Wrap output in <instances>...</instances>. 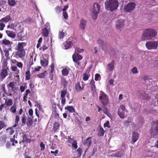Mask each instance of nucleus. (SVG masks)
Masks as SVG:
<instances>
[{
	"mask_svg": "<svg viewBox=\"0 0 158 158\" xmlns=\"http://www.w3.org/2000/svg\"><path fill=\"white\" fill-rule=\"evenodd\" d=\"M105 132V131L103 129L102 127H101L100 131H98V135L99 136H103L104 135Z\"/></svg>",
	"mask_w": 158,
	"mask_h": 158,
	"instance_id": "nucleus-34",
	"label": "nucleus"
},
{
	"mask_svg": "<svg viewBox=\"0 0 158 158\" xmlns=\"http://www.w3.org/2000/svg\"><path fill=\"white\" fill-rule=\"evenodd\" d=\"M4 52L5 53V56H6V58H8L9 55L8 50L6 49L4 50Z\"/></svg>",
	"mask_w": 158,
	"mask_h": 158,
	"instance_id": "nucleus-51",
	"label": "nucleus"
},
{
	"mask_svg": "<svg viewBox=\"0 0 158 158\" xmlns=\"http://www.w3.org/2000/svg\"><path fill=\"white\" fill-rule=\"evenodd\" d=\"M70 39L67 40L64 44L65 49H68L71 48L73 45V42L70 40Z\"/></svg>",
	"mask_w": 158,
	"mask_h": 158,
	"instance_id": "nucleus-14",
	"label": "nucleus"
},
{
	"mask_svg": "<svg viewBox=\"0 0 158 158\" xmlns=\"http://www.w3.org/2000/svg\"><path fill=\"white\" fill-rule=\"evenodd\" d=\"M124 154L123 152L122 151H119L116 153L114 155H112L111 157H121Z\"/></svg>",
	"mask_w": 158,
	"mask_h": 158,
	"instance_id": "nucleus-25",
	"label": "nucleus"
},
{
	"mask_svg": "<svg viewBox=\"0 0 158 158\" xmlns=\"http://www.w3.org/2000/svg\"><path fill=\"white\" fill-rule=\"evenodd\" d=\"M31 140L27 137V135L26 134H24L23 135V140L21 142L23 143L25 142L30 143L31 142Z\"/></svg>",
	"mask_w": 158,
	"mask_h": 158,
	"instance_id": "nucleus-23",
	"label": "nucleus"
},
{
	"mask_svg": "<svg viewBox=\"0 0 158 158\" xmlns=\"http://www.w3.org/2000/svg\"><path fill=\"white\" fill-rule=\"evenodd\" d=\"M135 6L136 4L134 2H129L124 6V10L127 13L131 12L134 10Z\"/></svg>",
	"mask_w": 158,
	"mask_h": 158,
	"instance_id": "nucleus-9",
	"label": "nucleus"
},
{
	"mask_svg": "<svg viewBox=\"0 0 158 158\" xmlns=\"http://www.w3.org/2000/svg\"><path fill=\"white\" fill-rule=\"evenodd\" d=\"M10 111L13 113H15L16 112V106L15 104H14L13 106H12L10 108Z\"/></svg>",
	"mask_w": 158,
	"mask_h": 158,
	"instance_id": "nucleus-44",
	"label": "nucleus"
},
{
	"mask_svg": "<svg viewBox=\"0 0 158 158\" xmlns=\"http://www.w3.org/2000/svg\"><path fill=\"white\" fill-rule=\"evenodd\" d=\"M63 16L64 19H68V13L66 11L63 12Z\"/></svg>",
	"mask_w": 158,
	"mask_h": 158,
	"instance_id": "nucleus-52",
	"label": "nucleus"
},
{
	"mask_svg": "<svg viewBox=\"0 0 158 158\" xmlns=\"http://www.w3.org/2000/svg\"><path fill=\"white\" fill-rule=\"evenodd\" d=\"M0 86L1 87V90L4 92V93L3 94V95H2L3 97H4L5 96V94L7 95V96H12L11 94H8L7 93V92L6 91V89L5 84H2Z\"/></svg>",
	"mask_w": 158,
	"mask_h": 158,
	"instance_id": "nucleus-15",
	"label": "nucleus"
},
{
	"mask_svg": "<svg viewBox=\"0 0 158 158\" xmlns=\"http://www.w3.org/2000/svg\"><path fill=\"white\" fill-rule=\"evenodd\" d=\"M25 89V87L24 86H21L20 87V89L21 92H24Z\"/></svg>",
	"mask_w": 158,
	"mask_h": 158,
	"instance_id": "nucleus-64",
	"label": "nucleus"
},
{
	"mask_svg": "<svg viewBox=\"0 0 158 158\" xmlns=\"http://www.w3.org/2000/svg\"><path fill=\"white\" fill-rule=\"evenodd\" d=\"M60 126V124L57 122H56L54 123L53 126V130L54 131V132L59 129V127Z\"/></svg>",
	"mask_w": 158,
	"mask_h": 158,
	"instance_id": "nucleus-30",
	"label": "nucleus"
},
{
	"mask_svg": "<svg viewBox=\"0 0 158 158\" xmlns=\"http://www.w3.org/2000/svg\"><path fill=\"white\" fill-rule=\"evenodd\" d=\"M69 68H64L62 70V74L63 76H67L69 73Z\"/></svg>",
	"mask_w": 158,
	"mask_h": 158,
	"instance_id": "nucleus-33",
	"label": "nucleus"
},
{
	"mask_svg": "<svg viewBox=\"0 0 158 158\" xmlns=\"http://www.w3.org/2000/svg\"><path fill=\"white\" fill-rule=\"evenodd\" d=\"M12 70L14 71H15L18 70V73L19 72V70L18 69V68L16 66H13L11 67Z\"/></svg>",
	"mask_w": 158,
	"mask_h": 158,
	"instance_id": "nucleus-62",
	"label": "nucleus"
},
{
	"mask_svg": "<svg viewBox=\"0 0 158 158\" xmlns=\"http://www.w3.org/2000/svg\"><path fill=\"white\" fill-rule=\"evenodd\" d=\"M125 21L122 19H118L116 22L115 28L117 30H119L124 26Z\"/></svg>",
	"mask_w": 158,
	"mask_h": 158,
	"instance_id": "nucleus-11",
	"label": "nucleus"
},
{
	"mask_svg": "<svg viewBox=\"0 0 158 158\" xmlns=\"http://www.w3.org/2000/svg\"><path fill=\"white\" fill-rule=\"evenodd\" d=\"M138 133L137 132H133L132 135V140L133 141V143H132L134 144L135 142H136L138 140Z\"/></svg>",
	"mask_w": 158,
	"mask_h": 158,
	"instance_id": "nucleus-17",
	"label": "nucleus"
},
{
	"mask_svg": "<svg viewBox=\"0 0 158 158\" xmlns=\"http://www.w3.org/2000/svg\"><path fill=\"white\" fill-rule=\"evenodd\" d=\"M2 23L3 22H1L0 23V30L1 31H2L4 29V27H5V24Z\"/></svg>",
	"mask_w": 158,
	"mask_h": 158,
	"instance_id": "nucleus-55",
	"label": "nucleus"
},
{
	"mask_svg": "<svg viewBox=\"0 0 158 158\" xmlns=\"http://www.w3.org/2000/svg\"><path fill=\"white\" fill-rule=\"evenodd\" d=\"M50 46L51 47L52 46L51 42L50 41L48 40H45L44 41L42 47L40 48V50L42 48L43 51H44Z\"/></svg>",
	"mask_w": 158,
	"mask_h": 158,
	"instance_id": "nucleus-12",
	"label": "nucleus"
},
{
	"mask_svg": "<svg viewBox=\"0 0 158 158\" xmlns=\"http://www.w3.org/2000/svg\"><path fill=\"white\" fill-rule=\"evenodd\" d=\"M141 96L143 99L148 100L150 99V97L148 94H145V93L141 94Z\"/></svg>",
	"mask_w": 158,
	"mask_h": 158,
	"instance_id": "nucleus-38",
	"label": "nucleus"
},
{
	"mask_svg": "<svg viewBox=\"0 0 158 158\" xmlns=\"http://www.w3.org/2000/svg\"><path fill=\"white\" fill-rule=\"evenodd\" d=\"M60 99L61 100V104L63 105H64L66 102L65 98H60Z\"/></svg>",
	"mask_w": 158,
	"mask_h": 158,
	"instance_id": "nucleus-59",
	"label": "nucleus"
},
{
	"mask_svg": "<svg viewBox=\"0 0 158 158\" xmlns=\"http://www.w3.org/2000/svg\"><path fill=\"white\" fill-rule=\"evenodd\" d=\"M17 64H16V65L19 68H22L23 64L21 62H17Z\"/></svg>",
	"mask_w": 158,
	"mask_h": 158,
	"instance_id": "nucleus-57",
	"label": "nucleus"
},
{
	"mask_svg": "<svg viewBox=\"0 0 158 158\" xmlns=\"http://www.w3.org/2000/svg\"><path fill=\"white\" fill-rule=\"evenodd\" d=\"M61 7L59 6H57L55 8L56 12L59 14L61 12Z\"/></svg>",
	"mask_w": 158,
	"mask_h": 158,
	"instance_id": "nucleus-47",
	"label": "nucleus"
},
{
	"mask_svg": "<svg viewBox=\"0 0 158 158\" xmlns=\"http://www.w3.org/2000/svg\"><path fill=\"white\" fill-rule=\"evenodd\" d=\"M156 31L153 29H148L145 30L142 33V40H150L154 38L157 35Z\"/></svg>",
	"mask_w": 158,
	"mask_h": 158,
	"instance_id": "nucleus-1",
	"label": "nucleus"
},
{
	"mask_svg": "<svg viewBox=\"0 0 158 158\" xmlns=\"http://www.w3.org/2000/svg\"><path fill=\"white\" fill-rule=\"evenodd\" d=\"M9 130V133L10 135H12L15 132V131L13 128V127H9L7 128L6 131Z\"/></svg>",
	"mask_w": 158,
	"mask_h": 158,
	"instance_id": "nucleus-40",
	"label": "nucleus"
},
{
	"mask_svg": "<svg viewBox=\"0 0 158 158\" xmlns=\"http://www.w3.org/2000/svg\"><path fill=\"white\" fill-rule=\"evenodd\" d=\"M110 124V122L109 121H107L105 123H104V127H107L108 128H110V126L109 125Z\"/></svg>",
	"mask_w": 158,
	"mask_h": 158,
	"instance_id": "nucleus-56",
	"label": "nucleus"
},
{
	"mask_svg": "<svg viewBox=\"0 0 158 158\" xmlns=\"http://www.w3.org/2000/svg\"><path fill=\"white\" fill-rule=\"evenodd\" d=\"M118 109H121L122 110H123L124 111H125V112H127V110L125 106L123 105H121L120 106L119 108Z\"/></svg>",
	"mask_w": 158,
	"mask_h": 158,
	"instance_id": "nucleus-50",
	"label": "nucleus"
},
{
	"mask_svg": "<svg viewBox=\"0 0 158 158\" xmlns=\"http://www.w3.org/2000/svg\"><path fill=\"white\" fill-rule=\"evenodd\" d=\"M100 76V75L98 73H96L95 75V80L97 81L98 80V78Z\"/></svg>",
	"mask_w": 158,
	"mask_h": 158,
	"instance_id": "nucleus-63",
	"label": "nucleus"
},
{
	"mask_svg": "<svg viewBox=\"0 0 158 158\" xmlns=\"http://www.w3.org/2000/svg\"><path fill=\"white\" fill-rule=\"evenodd\" d=\"M6 127V125L3 121H0V130Z\"/></svg>",
	"mask_w": 158,
	"mask_h": 158,
	"instance_id": "nucleus-37",
	"label": "nucleus"
},
{
	"mask_svg": "<svg viewBox=\"0 0 158 158\" xmlns=\"http://www.w3.org/2000/svg\"><path fill=\"white\" fill-rule=\"evenodd\" d=\"M8 4L10 6H13L15 5L16 2L15 0H8Z\"/></svg>",
	"mask_w": 158,
	"mask_h": 158,
	"instance_id": "nucleus-42",
	"label": "nucleus"
},
{
	"mask_svg": "<svg viewBox=\"0 0 158 158\" xmlns=\"http://www.w3.org/2000/svg\"><path fill=\"white\" fill-rule=\"evenodd\" d=\"M85 85L82 84L81 85L80 82H78L75 84V89L77 92H80L84 89Z\"/></svg>",
	"mask_w": 158,
	"mask_h": 158,
	"instance_id": "nucleus-13",
	"label": "nucleus"
},
{
	"mask_svg": "<svg viewBox=\"0 0 158 158\" xmlns=\"http://www.w3.org/2000/svg\"><path fill=\"white\" fill-rule=\"evenodd\" d=\"M2 43L5 45L10 44V42L8 40H4L2 41Z\"/></svg>",
	"mask_w": 158,
	"mask_h": 158,
	"instance_id": "nucleus-46",
	"label": "nucleus"
},
{
	"mask_svg": "<svg viewBox=\"0 0 158 158\" xmlns=\"http://www.w3.org/2000/svg\"><path fill=\"white\" fill-rule=\"evenodd\" d=\"M145 46L148 50L156 49L158 47V42L156 41H148L146 43Z\"/></svg>",
	"mask_w": 158,
	"mask_h": 158,
	"instance_id": "nucleus-7",
	"label": "nucleus"
},
{
	"mask_svg": "<svg viewBox=\"0 0 158 158\" xmlns=\"http://www.w3.org/2000/svg\"><path fill=\"white\" fill-rule=\"evenodd\" d=\"M27 44L25 42L19 43L16 48L17 51L16 52V55L17 56L20 58L23 57L25 54V52L23 47H25Z\"/></svg>",
	"mask_w": 158,
	"mask_h": 158,
	"instance_id": "nucleus-4",
	"label": "nucleus"
},
{
	"mask_svg": "<svg viewBox=\"0 0 158 158\" xmlns=\"http://www.w3.org/2000/svg\"><path fill=\"white\" fill-rule=\"evenodd\" d=\"M47 73V72L46 71H45L43 73L37 74V76L38 77L40 78H44Z\"/></svg>",
	"mask_w": 158,
	"mask_h": 158,
	"instance_id": "nucleus-36",
	"label": "nucleus"
},
{
	"mask_svg": "<svg viewBox=\"0 0 158 158\" xmlns=\"http://www.w3.org/2000/svg\"><path fill=\"white\" fill-rule=\"evenodd\" d=\"M21 121L23 124V125L24 126L25 125L26 123V119L25 117H23L21 119Z\"/></svg>",
	"mask_w": 158,
	"mask_h": 158,
	"instance_id": "nucleus-60",
	"label": "nucleus"
},
{
	"mask_svg": "<svg viewBox=\"0 0 158 158\" xmlns=\"http://www.w3.org/2000/svg\"><path fill=\"white\" fill-rule=\"evenodd\" d=\"M91 137H88L84 142V145L85 146L89 147L91 145L92 141L91 140Z\"/></svg>",
	"mask_w": 158,
	"mask_h": 158,
	"instance_id": "nucleus-16",
	"label": "nucleus"
},
{
	"mask_svg": "<svg viewBox=\"0 0 158 158\" xmlns=\"http://www.w3.org/2000/svg\"><path fill=\"white\" fill-rule=\"evenodd\" d=\"M67 93L66 89L62 90L60 94V98H65Z\"/></svg>",
	"mask_w": 158,
	"mask_h": 158,
	"instance_id": "nucleus-41",
	"label": "nucleus"
},
{
	"mask_svg": "<svg viewBox=\"0 0 158 158\" xmlns=\"http://www.w3.org/2000/svg\"><path fill=\"white\" fill-rule=\"evenodd\" d=\"M72 146L74 147L75 149H76L77 148V141L74 140L72 143Z\"/></svg>",
	"mask_w": 158,
	"mask_h": 158,
	"instance_id": "nucleus-48",
	"label": "nucleus"
},
{
	"mask_svg": "<svg viewBox=\"0 0 158 158\" xmlns=\"http://www.w3.org/2000/svg\"><path fill=\"white\" fill-rule=\"evenodd\" d=\"M73 138H72L71 137V136H68V142L70 143H71L72 141H73Z\"/></svg>",
	"mask_w": 158,
	"mask_h": 158,
	"instance_id": "nucleus-58",
	"label": "nucleus"
},
{
	"mask_svg": "<svg viewBox=\"0 0 158 158\" xmlns=\"http://www.w3.org/2000/svg\"><path fill=\"white\" fill-rule=\"evenodd\" d=\"M103 112L107 115V116H109V115H110L108 108L107 107H105L103 110Z\"/></svg>",
	"mask_w": 158,
	"mask_h": 158,
	"instance_id": "nucleus-43",
	"label": "nucleus"
},
{
	"mask_svg": "<svg viewBox=\"0 0 158 158\" xmlns=\"http://www.w3.org/2000/svg\"><path fill=\"white\" fill-rule=\"evenodd\" d=\"M9 68L6 65L2 67L0 70V81H3L4 79L7 76V70Z\"/></svg>",
	"mask_w": 158,
	"mask_h": 158,
	"instance_id": "nucleus-8",
	"label": "nucleus"
},
{
	"mask_svg": "<svg viewBox=\"0 0 158 158\" xmlns=\"http://www.w3.org/2000/svg\"><path fill=\"white\" fill-rule=\"evenodd\" d=\"M45 145L43 142H41L40 144V147L41 151L43 150L45 148Z\"/></svg>",
	"mask_w": 158,
	"mask_h": 158,
	"instance_id": "nucleus-53",
	"label": "nucleus"
},
{
	"mask_svg": "<svg viewBox=\"0 0 158 158\" xmlns=\"http://www.w3.org/2000/svg\"><path fill=\"white\" fill-rule=\"evenodd\" d=\"M11 20L10 15L6 16L5 17L2 18L0 20V22L7 23Z\"/></svg>",
	"mask_w": 158,
	"mask_h": 158,
	"instance_id": "nucleus-22",
	"label": "nucleus"
},
{
	"mask_svg": "<svg viewBox=\"0 0 158 158\" xmlns=\"http://www.w3.org/2000/svg\"><path fill=\"white\" fill-rule=\"evenodd\" d=\"M19 117L18 115H16L15 116V123L18 124V123H19Z\"/></svg>",
	"mask_w": 158,
	"mask_h": 158,
	"instance_id": "nucleus-61",
	"label": "nucleus"
},
{
	"mask_svg": "<svg viewBox=\"0 0 158 158\" xmlns=\"http://www.w3.org/2000/svg\"><path fill=\"white\" fill-rule=\"evenodd\" d=\"M83 49H81L79 47H76L75 50V52L72 56L73 61L75 63V66L77 68H78L80 66V62L79 61L82 59L83 57L79 55V53L83 52Z\"/></svg>",
	"mask_w": 158,
	"mask_h": 158,
	"instance_id": "nucleus-2",
	"label": "nucleus"
},
{
	"mask_svg": "<svg viewBox=\"0 0 158 158\" xmlns=\"http://www.w3.org/2000/svg\"><path fill=\"white\" fill-rule=\"evenodd\" d=\"M114 60H113L110 63H109L108 64V69L109 71H111L114 70Z\"/></svg>",
	"mask_w": 158,
	"mask_h": 158,
	"instance_id": "nucleus-20",
	"label": "nucleus"
},
{
	"mask_svg": "<svg viewBox=\"0 0 158 158\" xmlns=\"http://www.w3.org/2000/svg\"><path fill=\"white\" fill-rule=\"evenodd\" d=\"M131 72L134 74L137 73L138 71L136 67H134L131 69Z\"/></svg>",
	"mask_w": 158,
	"mask_h": 158,
	"instance_id": "nucleus-54",
	"label": "nucleus"
},
{
	"mask_svg": "<svg viewBox=\"0 0 158 158\" xmlns=\"http://www.w3.org/2000/svg\"><path fill=\"white\" fill-rule=\"evenodd\" d=\"M5 102L7 106H11L13 103L12 100L11 99H8V100L6 99Z\"/></svg>",
	"mask_w": 158,
	"mask_h": 158,
	"instance_id": "nucleus-32",
	"label": "nucleus"
},
{
	"mask_svg": "<svg viewBox=\"0 0 158 158\" xmlns=\"http://www.w3.org/2000/svg\"><path fill=\"white\" fill-rule=\"evenodd\" d=\"M65 110H67L70 113L74 112H75V110L73 106H68L64 107Z\"/></svg>",
	"mask_w": 158,
	"mask_h": 158,
	"instance_id": "nucleus-29",
	"label": "nucleus"
},
{
	"mask_svg": "<svg viewBox=\"0 0 158 158\" xmlns=\"http://www.w3.org/2000/svg\"><path fill=\"white\" fill-rule=\"evenodd\" d=\"M100 6L98 3H95L93 5V8L92 9V18L94 20H96L97 18L98 14L99 12Z\"/></svg>",
	"mask_w": 158,
	"mask_h": 158,
	"instance_id": "nucleus-6",
	"label": "nucleus"
},
{
	"mask_svg": "<svg viewBox=\"0 0 158 158\" xmlns=\"http://www.w3.org/2000/svg\"><path fill=\"white\" fill-rule=\"evenodd\" d=\"M89 77V76L86 73H84L83 75V80L84 81H86L88 79Z\"/></svg>",
	"mask_w": 158,
	"mask_h": 158,
	"instance_id": "nucleus-49",
	"label": "nucleus"
},
{
	"mask_svg": "<svg viewBox=\"0 0 158 158\" xmlns=\"http://www.w3.org/2000/svg\"><path fill=\"white\" fill-rule=\"evenodd\" d=\"M105 5L106 9L112 12L117 9L119 3L118 0H106Z\"/></svg>",
	"mask_w": 158,
	"mask_h": 158,
	"instance_id": "nucleus-3",
	"label": "nucleus"
},
{
	"mask_svg": "<svg viewBox=\"0 0 158 158\" xmlns=\"http://www.w3.org/2000/svg\"><path fill=\"white\" fill-rule=\"evenodd\" d=\"M95 81L93 79H92L90 83V87L91 90L93 92H95L96 91V86L95 85Z\"/></svg>",
	"mask_w": 158,
	"mask_h": 158,
	"instance_id": "nucleus-18",
	"label": "nucleus"
},
{
	"mask_svg": "<svg viewBox=\"0 0 158 158\" xmlns=\"http://www.w3.org/2000/svg\"><path fill=\"white\" fill-rule=\"evenodd\" d=\"M149 133L152 137H154L158 135V120L152 123Z\"/></svg>",
	"mask_w": 158,
	"mask_h": 158,
	"instance_id": "nucleus-5",
	"label": "nucleus"
},
{
	"mask_svg": "<svg viewBox=\"0 0 158 158\" xmlns=\"http://www.w3.org/2000/svg\"><path fill=\"white\" fill-rule=\"evenodd\" d=\"M7 88L9 89L10 88H12L13 86H15V83L13 81L10 82L7 85Z\"/></svg>",
	"mask_w": 158,
	"mask_h": 158,
	"instance_id": "nucleus-45",
	"label": "nucleus"
},
{
	"mask_svg": "<svg viewBox=\"0 0 158 158\" xmlns=\"http://www.w3.org/2000/svg\"><path fill=\"white\" fill-rule=\"evenodd\" d=\"M125 111L122 110L121 109H118V114L121 118H123L124 117V113Z\"/></svg>",
	"mask_w": 158,
	"mask_h": 158,
	"instance_id": "nucleus-26",
	"label": "nucleus"
},
{
	"mask_svg": "<svg viewBox=\"0 0 158 158\" xmlns=\"http://www.w3.org/2000/svg\"><path fill=\"white\" fill-rule=\"evenodd\" d=\"M6 32L7 35L11 38H14L15 36V35L13 31H11L8 30H6Z\"/></svg>",
	"mask_w": 158,
	"mask_h": 158,
	"instance_id": "nucleus-27",
	"label": "nucleus"
},
{
	"mask_svg": "<svg viewBox=\"0 0 158 158\" xmlns=\"http://www.w3.org/2000/svg\"><path fill=\"white\" fill-rule=\"evenodd\" d=\"M87 24V21L85 20L82 19L80 22L79 26L82 30H84L86 27Z\"/></svg>",
	"mask_w": 158,
	"mask_h": 158,
	"instance_id": "nucleus-19",
	"label": "nucleus"
},
{
	"mask_svg": "<svg viewBox=\"0 0 158 158\" xmlns=\"http://www.w3.org/2000/svg\"><path fill=\"white\" fill-rule=\"evenodd\" d=\"M97 42L99 44L101 45L103 50L105 49V47H107V43L101 39L98 40Z\"/></svg>",
	"mask_w": 158,
	"mask_h": 158,
	"instance_id": "nucleus-21",
	"label": "nucleus"
},
{
	"mask_svg": "<svg viewBox=\"0 0 158 158\" xmlns=\"http://www.w3.org/2000/svg\"><path fill=\"white\" fill-rule=\"evenodd\" d=\"M101 95L99 97V99L102 100V102L104 106H106L108 103L109 98L107 95L104 92H101Z\"/></svg>",
	"mask_w": 158,
	"mask_h": 158,
	"instance_id": "nucleus-10",
	"label": "nucleus"
},
{
	"mask_svg": "<svg viewBox=\"0 0 158 158\" xmlns=\"http://www.w3.org/2000/svg\"><path fill=\"white\" fill-rule=\"evenodd\" d=\"M65 35V33L63 30L60 31L59 33V38L60 39H62L64 38Z\"/></svg>",
	"mask_w": 158,
	"mask_h": 158,
	"instance_id": "nucleus-39",
	"label": "nucleus"
},
{
	"mask_svg": "<svg viewBox=\"0 0 158 158\" xmlns=\"http://www.w3.org/2000/svg\"><path fill=\"white\" fill-rule=\"evenodd\" d=\"M42 34L44 37H47L49 34V31L48 29L46 27L43 28L42 30Z\"/></svg>",
	"mask_w": 158,
	"mask_h": 158,
	"instance_id": "nucleus-24",
	"label": "nucleus"
},
{
	"mask_svg": "<svg viewBox=\"0 0 158 158\" xmlns=\"http://www.w3.org/2000/svg\"><path fill=\"white\" fill-rule=\"evenodd\" d=\"M25 80H29L30 79L31 74L30 70H28L26 72Z\"/></svg>",
	"mask_w": 158,
	"mask_h": 158,
	"instance_id": "nucleus-35",
	"label": "nucleus"
},
{
	"mask_svg": "<svg viewBox=\"0 0 158 158\" xmlns=\"http://www.w3.org/2000/svg\"><path fill=\"white\" fill-rule=\"evenodd\" d=\"M33 122L32 119L30 117H28L27 118V125L28 127L31 126L33 124Z\"/></svg>",
	"mask_w": 158,
	"mask_h": 158,
	"instance_id": "nucleus-28",
	"label": "nucleus"
},
{
	"mask_svg": "<svg viewBox=\"0 0 158 158\" xmlns=\"http://www.w3.org/2000/svg\"><path fill=\"white\" fill-rule=\"evenodd\" d=\"M40 64L42 66H46L48 64V61L45 59L41 60L40 61Z\"/></svg>",
	"mask_w": 158,
	"mask_h": 158,
	"instance_id": "nucleus-31",
	"label": "nucleus"
}]
</instances>
